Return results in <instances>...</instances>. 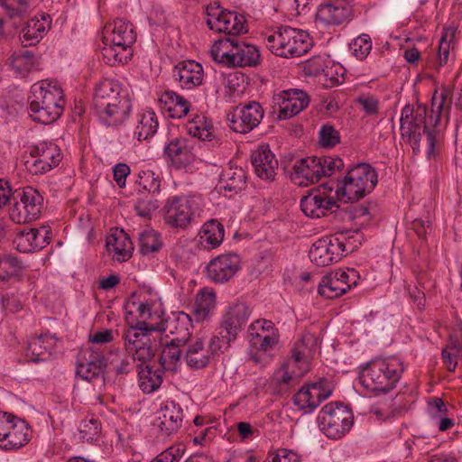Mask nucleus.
<instances>
[{
	"instance_id": "obj_48",
	"label": "nucleus",
	"mask_w": 462,
	"mask_h": 462,
	"mask_svg": "<svg viewBox=\"0 0 462 462\" xmlns=\"http://www.w3.org/2000/svg\"><path fill=\"white\" fill-rule=\"evenodd\" d=\"M159 193L143 192L141 189L137 193V200L134 208L137 215L142 217H150L151 214L160 207V201L157 199Z\"/></svg>"
},
{
	"instance_id": "obj_3",
	"label": "nucleus",
	"mask_w": 462,
	"mask_h": 462,
	"mask_svg": "<svg viewBox=\"0 0 462 462\" xmlns=\"http://www.w3.org/2000/svg\"><path fill=\"white\" fill-rule=\"evenodd\" d=\"M135 41L136 32L131 23L116 19L113 23H107L103 31L105 62L110 66L126 63L133 55L132 46Z\"/></svg>"
},
{
	"instance_id": "obj_63",
	"label": "nucleus",
	"mask_w": 462,
	"mask_h": 462,
	"mask_svg": "<svg viewBox=\"0 0 462 462\" xmlns=\"http://www.w3.org/2000/svg\"><path fill=\"white\" fill-rule=\"evenodd\" d=\"M356 101L362 106L365 115L376 116L378 114L379 101L374 96L362 95L358 97Z\"/></svg>"
},
{
	"instance_id": "obj_4",
	"label": "nucleus",
	"mask_w": 462,
	"mask_h": 462,
	"mask_svg": "<svg viewBox=\"0 0 462 462\" xmlns=\"http://www.w3.org/2000/svg\"><path fill=\"white\" fill-rule=\"evenodd\" d=\"M400 121L402 137L410 143L413 152L420 151L421 137L425 136L428 156L434 155L439 134L429 126L426 107L418 106L412 108L406 106L402 111Z\"/></svg>"
},
{
	"instance_id": "obj_46",
	"label": "nucleus",
	"mask_w": 462,
	"mask_h": 462,
	"mask_svg": "<svg viewBox=\"0 0 462 462\" xmlns=\"http://www.w3.org/2000/svg\"><path fill=\"white\" fill-rule=\"evenodd\" d=\"M188 133L201 141L212 142L216 139L215 129L205 116H198L188 123Z\"/></svg>"
},
{
	"instance_id": "obj_27",
	"label": "nucleus",
	"mask_w": 462,
	"mask_h": 462,
	"mask_svg": "<svg viewBox=\"0 0 462 462\" xmlns=\"http://www.w3.org/2000/svg\"><path fill=\"white\" fill-rule=\"evenodd\" d=\"M173 78L181 88L192 89L203 81V68L200 63L187 60L180 61L173 68Z\"/></svg>"
},
{
	"instance_id": "obj_16",
	"label": "nucleus",
	"mask_w": 462,
	"mask_h": 462,
	"mask_svg": "<svg viewBox=\"0 0 462 462\" xmlns=\"http://www.w3.org/2000/svg\"><path fill=\"white\" fill-rule=\"evenodd\" d=\"M263 109L260 103L250 101L242 107H236L231 117L228 116L230 128L240 134H247L258 126L263 118Z\"/></svg>"
},
{
	"instance_id": "obj_20",
	"label": "nucleus",
	"mask_w": 462,
	"mask_h": 462,
	"mask_svg": "<svg viewBox=\"0 0 462 462\" xmlns=\"http://www.w3.org/2000/svg\"><path fill=\"white\" fill-rule=\"evenodd\" d=\"M249 342L256 351L267 352L272 349L279 339L273 323L267 319L253 322L248 328Z\"/></svg>"
},
{
	"instance_id": "obj_7",
	"label": "nucleus",
	"mask_w": 462,
	"mask_h": 462,
	"mask_svg": "<svg viewBox=\"0 0 462 462\" xmlns=\"http://www.w3.org/2000/svg\"><path fill=\"white\" fill-rule=\"evenodd\" d=\"M356 236L340 233L316 241L309 253V257L317 266H328L338 262L344 255L357 248Z\"/></svg>"
},
{
	"instance_id": "obj_6",
	"label": "nucleus",
	"mask_w": 462,
	"mask_h": 462,
	"mask_svg": "<svg viewBox=\"0 0 462 462\" xmlns=\"http://www.w3.org/2000/svg\"><path fill=\"white\" fill-rule=\"evenodd\" d=\"M312 46L309 34L291 27H281L266 36V47L276 56L295 58L306 54Z\"/></svg>"
},
{
	"instance_id": "obj_10",
	"label": "nucleus",
	"mask_w": 462,
	"mask_h": 462,
	"mask_svg": "<svg viewBox=\"0 0 462 462\" xmlns=\"http://www.w3.org/2000/svg\"><path fill=\"white\" fill-rule=\"evenodd\" d=\"M224 350V343L219 341L217 336H197L190 339L187 346L185 360L190 368L202 369Z\"/></svg>"
},
{
	"instance_id": "obj_11",
	"label": "nucleus",
	"mask_w": 462,
	"mask_h": 462,
	"mask_svg": "<svg viewBox=\"0 0 462 462\" xmlns=\"http://www.w3.org/2000/svg\"><path fill=\"white\" fill-rule=\"evenodd\" d=\"M207 24L210 30L224 32L226 37L236 38L237 35L246 32L245 17L235 11H229L214 2L207 6Z\"/></svg>"
},
{
	"instance_id": "obj_35",
	"label": "nucleus",
	"mask_w": 462,
	"mask_h": 462,
	"mask_svg": "<svg viewBox=\"0 0 462 462\" xmlns=\"http://www.w3.org/2000/svg\"><path fill=\"white\" fill-rule=\"evenodd\" d=\"M51 27V19L49 15L41 14V18L35 16L30 19L23 28L20 39L25 46L35 45L38 43Z\"/></svg>"
},
{
	"instance_id": "obj_34",
	"label": "nucleus",
	"mask_w": 462,
	"mask_h": 462,
	"mask_svg": "<svg viewBox=\"0 0 462 462\" xmlns=\"http://www.w3.org/2000/svg\"><path fill=\"white\" fill-rule=\"evenodd\" d=\"M11 69L17 77L25 78L31 72L40 69L39 59L28 50L14 51L8 59Z\"/></svg>"
},
{
	"instance_id": "obj_57",
	"label": "nucleus",
	"mask_w": 462,
	"mask_h": 462,
	"mask_svg": "<svg viewBox=\"0 0 462 462\" xmlns=\"http://www.w3.org/2000/svg\"><path fill=\"white\" fill-rule=\"evenodd\" d=\"M352 54L359 60H365L371 51L372 41L368 34L356 38L349 45Z\"/></svg>"
},
{
	"instance_id": "obj_24",
	"label": "nucleus",
	"mask_w": 462,
	"mask_h": 462,
	"mask_svg": "<svg viewBox=\"0 0 462 462\" xmlns=\"http://www.w3.org/2000/svg\"><path fill=\"white\" fill-rule=\"evenodd\" d=\"M316 17L326 24L341 25L352 21L354 11L346 1L333 0L319 5Z\"/></svg>"
},
{
	"instance_id": "obj_18",
	"label": "nucleus",
	"mask_w": 462,
	"mask_h": 462,
	"mask_svg": "<svg viewBox=\"0 0 462 462\" xmlns=\"http://www.w3.org/2000/svg\"><path fill=\"white\" fill-rule=\"evenodd\" d=\"M300 209L308 217L320 218L336 212L339 208L336 197H329L310 189L300 199Z\"/></svg>"
},
{
	"instance_id": "obj_41",
	"label": "nucleus",
	"mask_w": 462,
	"mask_h": 462,
	"mask_svg": "<svg viewBox=\"0 0 462 462\" xmlns=\"http://www.w3.org/2000/svg\"><path fill=\"white\" fill-rule=\"evenodd\" d=\"M106 247L117 261H125L132 255L133 244L123 231L119 235L109 236L106 239Z\"/></svg>"
},
{
	"instance_id": "obj_58",
	"label": "nucleus",
	"mask_w": 462,
	"mask_h": 462,
	"mask_svg": "<svg viewBox=\"0 0 462 462\" xmlns=\"http://www.w3.org/2000/svg\"><path fill=\"white\" fill-rule=\"evenodd\" d=\"M319 143L322 147H334L340 142L339 133L331 125L321 126L319 133Z\"/></svg>"
},
{
	"instance_id": "obj_25",
	"label": "nucleus",
	"mask_w": 462,
	"mask_h": 462,
	"mask_svg": "<svg viewBox=\"0 0 462 462\" xmlns=\"http://www.w3.org/2000/svg\"><path fill=\"white\" fill-rule=\"evenodd\" d=\"M331 394L330 390H325L321 383H314L300 388L293 395V402L305 412H310L316 409L321 402L328 399Z\"/></svg>"
},
{
	"instance_id": "obj_42",
	"label": "nucleus",
	"mask_w": 462,
	"mask_h": 462,
	"mask_svg": "<svg viewBox=\"0 0 462 462\" xmlns=\"http://www.w3.org/2000/svg\"><path fill=\"white\" fill-rule=\"evenodd\" d=\"M51 339L49 335L32 337L25 350L26 357L33 362L44 360L46 356L50 354Z\"/></svg>"
},
{
	"instance_id": "obj_1",
	"label": "nucleus",
	"mask_w": 462,
	"mask_h": 462,
	"mask_svg": "<svg viewBox=\"0 0 462 462\" xmlns=\"http://www.w3.org/2000/svg\"><path fill=\"white\" fill-rule=\"evenodd\" d=\"M28 100L30 116L33 121L43 125L57 121L66 104L60 86L48 80L33 84Z\"/></svg>"
},
{
	"instance_id": "obj_9",
	"label": "nucleus",
	"mask_w": 462,
	"mask_h": 462,
	"mask_svg": "<svg viewBox=\"0 0 462 462\" xmlns=\"http://www.w3.org/2000/svg\"><path fill=\"white\" fill-rule=\"evenodd\" d=\"M319 427L331 439H339L351 430L354 415L346 405L339 402H329L319 411Z\"/></svg>"
},
{
	"instance_id": "obj_61",
	"label": "nucleus",
	"mask_w": 462,
	"mask_h": 462,
	"mask_svg": "<svg viewBox=\"0 0 462 462\" xmlns=\"http://www.w3.org/2000/svg\"><path fill=\"white\" fill-rule=\"evenodd\" d=\"M451 96L447 90L442 91L439 97H433L431 104V112H437L438 116L442 113H448L451 107Z\"/></svg>"
},
{
	"instance_id": "obj_21",
	"label": "nucleus",
	"mask_w": 462,
	"mask_h": 462,
	"mask_svg": "<svg viewBox=\"0 0 462 462\" xmlns=\"http://www.w3.org/2000/svg\"><path fill=\"white\" fill-rule=\"evenodd\" d=\"M183 410L180 403L173 400L163 402L158 411L154 425L166 436H171L181 428Z\"/></svg>"
},
{
	"instance_id": "obj_55",
	"label": "nucleus",
	"mask_w": 462,
	"mask_h": 462,
	"mask_svg": "<svg viewBox=\"0 0 462 462\" xmlns=\"http://www.w3.org/2000/svg\"><path fill=\"white\" fill-rule=\"evenodd\" d=\"M14 199L15 202L9 209V216L13 222L16 224H25L36 220L34 217H32V213L27 210L23 199L16 198V192L14 193Z\"/></svg>"
},
{
	"instance_id": "obj_22",
	"label": "nucleus",
	"mask_w": 462,
	"mask_h": 462,
	"mask_svg": "<svg viewBox=\"0 0 462 462\" xmlns=\"http://www.w3.org/2000/svg\"><path fill=\"white\" fill-rule=\"evenodd\" d=\"M279 106L278 118L281 120L291 118L310 104L308 94L300 89H288L282 91L275 98Z\"/></svg>"
},
{
	"instance_id": "obj_13",
	"label": "nucleus",
	"mask_w": 462,
	"mask_h": 462,
	"mask_svg": "<svg viewBox=\"0 0 462 462\" xmlns=\"http://www.w3.org/2000/svg\"><path fill=\"white\" fill-rule=\"evenodd\" d=\"M251 310L245 303H236L229 308L221 322L217 337L226 349L231 341L236 338L238 331L246 324Z\"/></svg>"
},
{
	"instance_id": "obj_38",
	"label": "nucleus",
	"mask_w": 462,
	"mask_h": 462,
	"mask_svg": "<svg viewBox=\"0 0 462 462\" xmlns=\"http://www.w3.org/2000/svg\"><path fill=\"white\" fill-rule=\"evenodd\" d=\"M225 229L217 219L206 222L199 231L200 243L207 250L219 246L224 239Z\"/></svg>"
},
{
	"instance_id": "obj_56",
	"label": "nucleus",
	"mask_w": 462,
	"mask_h": 462,
	"mask_svg": "<svg viewBox=\"0 0 462 462\" xmlns=\"http://www.w3.org/2000/svg\"><path fill=\"white\" fill-rule=\"evenodd\" d=\"M156 351V343L155 339L150 338L145 345H139L135 347L130 348L127 353L132 356V359L134 361L139 360L143 364L150 361L154 356Z\"/></svg>"
},
{
	"instance_id": "obj_60",
	"label": "nucleus",
	"mask_w": 462,
	"mask_h": 462,
	"mask_svg": "<svg viewBox=\"0 0 462 462\" xmlns=\"http://www.w3.org/2000/svg\"><path fill=\"white\" fill-rule=\"evenodd\" d=\"M319 160L321 162L322 176H331L336 171H340L344 167L343 161L339 157L320 156Z\"/></svg>"
},
{
	"instance_id": "obj_44",
	"label": "nucleus",
	"mask_w": 462,
	"mask_h": 462,
	"mask_svg": "<svg viewBox=\"0 0 462 462\" xmlns=\"http://www.w3.org/2000/svg\"><path fill=\"white\" fill-rule=\"evenodd\" d=\"M350 288V284H345L337 277L336 278L333 273H330L322 278L319 284L318 292L328 299H335L346 293Z\"/></svg>"
},
{
	"instance_id": "obj_17",
	"label": "nucleus",
	"mask_w": 462,
	"mask_h": 462,
	"mask_svg": "<svg viewBox=\"0 0 462 462\" xmlns=\"http://www.w3.org/2000/svg\"><path fill=\"white\" fill-rule=\"evenodd\" d=\"M241 260L238 254L227 253L219 254L210 260L206 266V273L209 280L216 283L228 282L240 270Z\"/></svg>"
},
{
	"instance_id": "obj_53",
	"label": "nucleus",
	"mask_w": 462,
	"mask_h": 462,
	"mask_svg": "<svg viewBox=\"0 0 462 462\" xmlns=\"http://www.w3.org/2000/svg\"><path fill=\"white\" fill-rule=\"evenodd\" d=\"M139 250L142 254L158 252L162 245L160 235L153 229H145L139 233Z\"/></svg>"
},
{
	"instance_id": "obj_29",
	"label": "nucleus",
	"mask_w": 462,
	"mask_h": 462,
	"mask_svg": "<svg viewBox=\"0 0 462 462\" xmlns=\"http://www.w3.org/2000/svg\"><path fill=\"white\" fill-rule=\"evenodd\" d=\"M8 430L6 437L0 442V448L5 450H16L26 445L32 437L29 424L23 419L14 417Z\"/></svg>"
},
{
	"instance_id": "obj_49",
	"label": "nucleus",
	"mask_w": 462,
	"mask_h": 462,
	"mask_svg": "<svg viewBox=\"0 0 462 462\" xmlns=\"http://www.w3.org/2000/svg\"><path fill=\"white\" fill-rule=\"evenodd\" d=\"M23 268L18 257L11 254H0V280L8 281L19 276Z\"/></svg>"
},
{
	"instance_id": "obj_26",
	"label": "nucleus",
	"mask_w": 462,
	"mask_h": 462,
	"mask_svg": "<svg viewBox=\"0 0 462 462\" xmlns=\"http://www.w3.org/2000/svg\"><path fill=\"white\" fill-rule=\"evenodd\" d=\"M318 156L298 160L293 166L291 180L299 186H308L319 180L322 177V167Z\"/></svg>"
},
{
	"instance_id": "obj_37",
	"label": "nucleus",
	"mask_w": 462,
	"mask_h": 462,
	"mask_svg": "<svg viewBox=\"0 0 462 462\" xmlns=\"http://www.w3.org/2000/svg\"><path fill=\"white\" fill-rule=\"evenodd\" d=\"M46 233L44 228L23 230L17 234L14 244L17 250L23 253L40 250L44 247L46 243Z\"/></svg>"
},
{
	"instance_id": "obj_47",
	"label": "nucleus",
	"mask_w": 462,
	"mask_h": 462,
	"mask_svg": "<svg viewBox=\"0 0 462 462\" xmlns=\"http://www.w3.org/2000/svg\"><path fill=\"white\" fill-rule=\"evenodd\" d=\"M246 175L241 167H229L221 175L220 182L226 190L238 192L245 187Z\"/></svg>"
},
{
	"instance_id": "obj_43",
	"label": "nucleus",
	"mask_w": 462,
	"mask_h": 462,
	"mask_svg": "<svg viewBox=\"0 0 462 462\" xmlns=\"http://www.w3.org/2000/svg\"><path fill=\"white\" fill-rule=\"evenodd\" d=\"M16 198H21L27 210L32 213V217L38 219L43 208V196L34 188L26 186L16 190Z\"/></svg>"
},
{
	"instance_id": "obj_59",
	"label": "nucleus",
	"mask_w": 462,
	"mask_h": 462,
	"mask_svg": "<svg viewBox=\"0 0 462 462\" xmlns=\"http://www.w3.org/2000/svg\"><path fill=\"white\" fill-rule=\"evenodd\" d=\"M0 5L11 18L21 15L27 9L26 0H0Z\"/></svg>"
},
{
	"instance_id": "obj_64",
	"label": "nucleus",
	"mask_w": 462,
	"mask_h": 462,
	"mask_svg": "<svg viewBox=\"0 0 462 462\" xmlns=\"http://www.w3.org/2000/svg\"><path fill=\"white\" fill-rule=\"evenodd\" d=\"M180 458V448L170 447L161 454H159L151 462H179Z\"/></svg>"
},
{
	"instance_id": "obj_39",
	"label": "nucleus",
	"mask_w": 462,
	"mask_h": 462,
	"mask_svg": "<svg viewBox=\"0 0 462 462\" xmlns=\"http://www.w3.org/2000/svg\"><path fill=\"white\" fill-rule=\"evenodd\" d=\"M159 122L155 112L152 109L143 110L137 115L134 135L139 141L152 137L158 130Z\"/></svg>"
},
{
	"instance_id": "obj_62",
	"label": "nucleus",
	"mask_w": 462,
	"mask_h": 462,
	"mask_svg": "<svg viewBox=\"0 0 462 462\" xmlns=\"http://www.w3.org/2000/svg\"><path fill=\"white\" fill-rule=\"evenodd\" d=\"M138 319H134V324L136 326L142 327H150V326H160L157 323H152V304L150 303H141L138 308Z\"/></svg>"
},
{
	"instance_id": "obj_30",
	"label": "nucleus",
	"mask_w": 462,
	"mask_h": 462,
	"mask_svg": "<svg viewBox=\"0 0 462 462\" xmlns=\"http://www.w3.org/2000/svg\"><path fill=\"white\" fill-rule=\"evenodd\" d=\"M251 162L258 177L263 180L273 179L275 170L278 167V161L268 145H261L254 151L251 155Z\"/></svg>"
},
{
	"instance_id": "obj_23",
	"label": "nucleus",
	"mask_w": 462,
	"mask_h": 462,
	"mask_svg": "<svg viewBox=\"0 0 462 462\" xmlns=\"http://www.w3.org/2000/svg\"><path fill=\"white\" fill-rule=\"evenodd\" d=\"M129 97L128 90L117 80L103 79L97 83L93 95L95 109H104L110 103Z\"/></svg>"
},
{
	"instance_id": "obj_50",
	"label": "nucleus",
	"mask_w": 462,
	"mask_h": 462,
	"mask_svg": "<svg viewBox=\"0 0 462 462\" xmlns=\"http://www.w3.org/2000/svg\"><path fill=\"white\" fill-rule=\"evenodd\" d=\"M107 365L112 366V370L116 375L127 374L133 370L134 360L125 355H121L118 348L110 350L106 353Z\"/></svg>"
},
{
	"instance_id": "obj_52",
	"label": "nucleus",
	"mask_w": 462,
	"mask_h": 462,
	"mask_svg": "<svg viewBox=\"0 0 462 462\" xmlns=\"http://www.w3.org/2000/svg\"><path fill=\"white\" fill-rule=\"evenodd\" d=\"M135 184L143 192L160 193L161 191V179L154 171L146 169L141 170L135 178Z\"/></svg>"
},
{
	"instance_id": "obj_2",
	"label": "nucleus",
	"mask_w": 462,
	"mask_h": 462,
	"mask_svg": "<svg viewBox=\"0 0 462 462\" xmlns=\"http://www.w3.org/2000/svg\"><path fill=\"white\" fill-rule=\"evenodd\" d=\"M403 371V363L396 356L376 358L362 367L359 380L373 393H388L396 387Z\"/></svg>"
},
{
	"instance_id": "obj_33",
	"label": "nucleus",
	"mask_w": 462,
	"mask_h": 462,
	"mask_svg": "<svg viewBox=\"0 0 462 462\" xmlns=\"http://www.w3.org/2000/svg\"><path fill=\"white\" fill-rule=\"evenodd\" d=\"M132 108L130 97L110 103L104 109H96L100 120L106 125L114 126L124 123Z\"/></svg>"
},
{
	"instance_id": "obj_12",
	"label": "nucleus",
	"mask_w": 462,
	"mask_h": 462,
	"mask_svg": "<svg viewBox=\"0 0 462 462\" xmlns=\"http://www.w3.org/2000/svg\"><path fill=\"white\" fill-rule=\"evenodd\" d=\"M186 319H189L188 315H183L182 319L177 318L165 328L169 329L171 334H176V337L162 347L161 353L159 362L165 371H174L176 369L181 356L180 347L186 344L190 337V333L185 328Z\"/></svg>"
},
{
	"instance_id": "obj_28",
	"label": "nucleus",
	"mask_w": 462,
	"mask_h": 462,
	"mask_svg": "<svg viewBox=\"0 0 462 462\" xmlns=\"http://www.w3.org/2000/svg\"><path fill=\"white\" fill-rule=\"evenodd\" d=\"M216 308V293L213 289L208 287L199 290L195 297V301L192 306L191 314L189 315V319L185 320V326L188 322L194 319L196 322H203L208 320ZM182 313L178 318H183Z\"/></svg>"
},
{
	"instance_id": "obj_31",
	"label": "nucleus",
	"mask_w": 462,
	"mask_h": 462,
	"mask_svg": "<svg viewBox=\"0 0 462 462\" xmlns=\"http://www.w3.org/2000/svg\"><path fill=\"white\" fill-rule=\"evenodd\" d=\"M164 154L176 169H182L194 160L189 141L184 138H174L164 148Z\"/></svg>"
},
{
	"instance_id": "obj_36",
	"label": "nucleus",
	"mask_w": 462,
	"mask_h": 462,
	"mask_svg": "<svg viewBox=\"0 0 462 462\" xmlns=\"http://www.w3.org/2000/svg\"><path fill=\"white\" fill-rule=\"evenodd\" d=\"M161 108L171 118H181L188 115L190 103L172 90H165L159 96Z\"/></svg>"
},
{
	"instance_id": "obj_14",
	"label": "nucleus",
	"mask_w": 462,
	"mask_h": 462,
	"mask_svg": "<svg viewBox=\"0 0 462 462\" xmlns=\"http://www.w3.org/2000/svg\"><path fill=\"white\" fill-rule=\"evenodd\" d=\"M106 366V355L98 347L81 349L77 356L76 374L83 380L92 381L99 377Z\"/></svg>"
},
{
	"instance_id": "obj_54",
	"label": "nucleus",
	"mask_w": 462,
	"mask_h": 462,
	"mask_svg": "<svg viewBox=\"0 0 462 462\" xmlns=\"http://www.w3.org/2000/svg\"><path fill=\"white\" fill-rule=\"evenodd\" d=\"M101 429L100 421L94 417L82 420L79 427L80 438L87 442L96 439L100 435Z\"/></svg>"
},
{
	"instance_id": "obj_5",
	"label": "nucleus",
	"mask_w": 462,
	"mask_h": 462,
	"mask_svg": "<svg viewBox=\"0 0 462 462\" xmlns=\"http://www.w3.org/2000/svg\"><path fill=\"white\" fill-rule=\"evenodd\" d=\"M212 59L227 67H256L261 63L258 48L237 38L223 37L210 50Z\"/></svg>"
},
{
	"instance_id": "obj_19",
	"label": "nucleus",
	"mask_w": 462,
	"mask_h": 462,
	"mask_svg": "<svg viewBox=\"0 0 462 462\" xmlns=\"http://www.w3.org/2000/svg\"><path fill=\"white\" fill-rule=\"evenodd\" d=\"M163 210L165 223L174 228H187L194 217L190 200L182 197L169 198Z\"/></svg>"
},
{
	"instance_id": "obj_45",
	"label": "nucleus",
	"mask_w": 462,
	"mask_h": 462,
	"mask_svg": "<svg viewBox=\"0 0 462 462\" xmlns=\"http://www.w3.org/2000/svg\"><path fill=\"white\" fill-rule=\"evenodd\" d=\"M139 387L144 393H152L156 391L162 383L160 370H154L150 365L140 367L138 372Z\"/></svg>"
},
{
	"instance_id": "obj_15",
	"label": "nucleus",
	"mask_w": 462,
	"mask_h": 462,
	"mask_svg": "<svg viewBox=\"0 0 462 462\" xmlns=\"http://www.w3.org/2000/svg\"><path fill=\"white\" fill-rule=\"evenodd\" d=\"M30 155L35 160L28 165V170L35 175L50 171L62 160L60 149L53 143L42 142L31 147Z\"/></svg>"
},
{
	"instance_id": "obj_51",
	"label": "nucleus",
	"mask_w": 462,
	"mask_h": 462,
	"mask_svg": "<svg viewBox=\"0 0 462 462\" xmlns=\"http://www.w3.org/2000/svg\"><path fill=\"white\" fill-rule=\"evenodd\" d=\"M457 30V23L452 22L450 25L443 29L442 36L439 45V63L446 65L449 58L451 44L453 43Z\"/></svg>"
},
{
	"instance_id": "obj_32",
	"label": "nucleus",
	"mask_w": 462,
	"mask_h": 462,
	"mask_svg": "<svg viewBox=\"0 0 462 462\" xmlns=\"http://www.w3.org/2000/svg\"><path fill=\"white\" fill-rule=\"evenodd\" d=\"M129 315L130 313H128L126 316L128 328L125 329L123 335V338L125 340V348L126 352L129 351L130 348H134L140 344H147V341L152 338V332L165 330V328H162L161 326H136V324H134V317H132L131 319Z\"/></svg>"
},
{
	"instance_id": "obj_8",
	"label": "nucleus",
	"mask_w": 462,
	"mask_h": 462,
	"mask_svg": "<svg viewBox=\"0 0 462 462\" xmlns=\"http://www.w3.org/2000/svg\"><path fill=\"white\" fill-rule=\"evenodd\" d=\"M378 181L374 168L365 162L357 163L347 170L342 180V186L337 188V192L346 196V200L357 201L371 193Z\"/></svg>"
},
{
	"instance_id": "obj_40",
	"label": "nucleus",
	"mask_w": 462,
	"mask_h": 462,
	"mask_svg": "<svg viewBox=\"0 0 462 462\" xmlns=\"http://www.w3.org/2000/svg\"><path fill=\"white\" fill-rule=\"evenodd\" d=\"M319 344V337L310 332H306L297 341L291 350V356L295 362H300L310 358L316 352Z\"/></svg>"
}]
</instances>
